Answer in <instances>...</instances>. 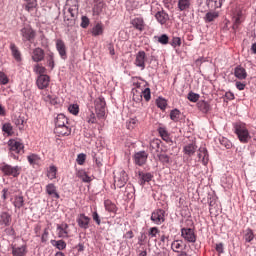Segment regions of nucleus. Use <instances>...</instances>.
I'll use <instances>...</instances> for the list:
<instances>
[{"instance_id": "nucleus-8", "label": "nucleus", "mask_w": 256, "mask_h": 256, "mask_svg": "<svg viewBox=\"0 0 256 256\" xmlns=\"http://www.w3.org/2000/svg\"><path fill=\"white\" fill-rule=\"evenodd\" d=\"M181 237L188 243H195L197 241V234H195V229L193 228H182Z\"/></svg>"}, {"instance_id": "nucleus-63", "label": "nucleus", "mask_w": 256, "mask_h": 256, "mask_svg": "<svg viewBox=\"0 0 256 256\" xmlns=\"http://www.w3.org/2000/svg\"><path fill=\"white\" fill-rule=\"evenodd\" d=\"M42 229H43V226L41 225V222L34 225L35 237H41V230Z\"/></svg>"}, {"instance_id": "nucleus-32", "label": "nucleus", "mask_w": 256, "mask_h": 256, "mask_svg": "<svg viewBox=\"0 0 256 256\" xmlns=\"http://www.w3.org/2000/svg\"><path fill=\"white\" fill-rule=\"evenodd\" d=\"M2 133L7 135V137H13V135H15V131L13 130V125L11 122H5L2 124Z\"/></svg>"}, {"instance_id": "nucleus-5", "label": "nucleus", "mask_w": 256, "mask_h": 256, "mask_svg": "<svg viewBox=\"0 0 256 256\" xmlns=\"http://www.w3.org/2000/svg\"><path fill=\"white\" fill-rule=\"evenodd\" d=\"M20 35L23 43H33L37 37V32L31 26H25L20 30Z\"/></svg>"}, {"instance_id": "nucleus-37", "label": "nucleus", "mask_w": 256, "mask_h": 256, "mask_svg": "<svg viewBox=\"0 0 256 256\" xmlns=\"http://www.w3.org/2000/svg\"><path fill=\"white\" fill-rule=\"evenodd\" d=\"M219 18V12L215 10H210L209 12L206 13L204 20L206 23H213L215 19Z\"/></svg>"}, {"instance_id": "nucleus-53", "label": "nucleus", "mask_w": 256, "mask_h": 256, "mask_svg": "<svg viewBox=\"0 0 256 256\" xmlns=\"http://www.w3.org/2000/svg\"><path fill=\"white\" fill-rule=\"evenodd\" d=\"M159 233H161V231L159 230V228L157 227H151L148 230V237H150V239H155V237H157V235H159Z\"/></svg>"}, {"instance_id": "nucleus-36", "label": "nucleus", "mask_w": 256, "mask_h": 256, "mask_svg": "<svg viewBox=\"0 0 256 256\" xmlns=\"http://www.w3.org/2000/svg\"><path fill=\"white\" fill-rule=\"evenodd\" d=\"M196 106L202 113H207L208 111H211V104H209V102L205 100L198 101Z\"/></svg>"}, {"instance_id": "nucleus-56", "label": "nucleus", "mask_w": 256, "mask_h": 256, "mask_svg": "<svg viewBox=\"0 0 256 256\" xmlns=\"http://www.w3.org/2000/svg\"><path fill=\"white\" fill-rule=\"evenodd\" d=\"M90 23H91V20H89V17H87V16L81 17L80 27H82V29H87V27H89Z\"/></svg>"}, {"instance_id": "nucleus-27", "label": "nucleus", "mask_w": 256, "mask_h": 256, "mask_svg": "<svg viewBox=\"0 0 256 256\" xmlns=\"http://www.w3.org/2000/svg\"><path fill=\"white\" fill-rule=\"evenodd\" d=\"M103 9H105V1L95 0L94 7L92 9L93 15H101V13H103Z\"/></svg>"}, {"instance_id": "nucleus-19", "label": "nucleus", "mask_w": 256, "mask_h": 256, "mask_svg": "<svg viewBox=\"0 0 256 256\" xmlns=\"http://www.w3.org/2000/svg\"><path fill=\"white\" fill-rule=\"evenodd\" d=\"M54 133L57 134L58 137H69V135H71V127L69 125L55 126Z\"/></svg>"}, {"instance_id": "nucleus-50", "label": "nucleus", "mask_w": 256, "mask_h": 256, "mask_svg": "<svg viewBox=\"0 0 256 256\" xmlns=\"http://www.w3.org/2000/svg\"><path fill=\"white\" fill-rule=\"evenodd\" d=\"M158 133L160 137L163 139V141H166V143H169L170 138H169V132H167V129L160 127L158 128Z\"/></svg>"}, {"instance_id": "nucleus-28", "label": "nucleus", "mask_w": 256, "mask_h": 256, "mask_svg": "<svg viewBox=\"0 0 256 256\" xmlns=\"http://www.w3.org/2000/svg\"><path fill=\"white\" fill-rule=\"evenodd\" d=\"M104 208L105 211L108 213H114V215L117 213V205L115 202L111 201V199H106L104 200Z\"/></svg>"}, {"instance_id": "nucleus-4", "label": "nucleus", "mask_w": 256, "mask_h": 256, "mask_svg": "<svg viewBox=\"0 0 256 256\" xmlns=\"http://www.w3.org/2000/svg\"><path fill=\"white\" fill-rule=\"evenodd\" d=\"M0 171L3 177H12V179H18L19 175H21L22 168L21 166H12L11 164L3 162L0 164Z\"/></svg>"}, {"instance_id": "nucleus-23", "label": "nucleus", "mask_w": 256, "mask_h": 256, "mask_svg": "<svg viewBox=\"0 0 256 256\" xmlns=\"http://www.w3.org/2000/svg\"><path fill=\"white\" fill-rule=\"evenodd\" d=\"M68 13L70 18L64 17V21H68V27H73L75 25V19H77V10L73 7L68 8Z\"/></svg>"}, {"instance_id": "nucleus-30", "label": "nucleus", "mask_w": 256, "mask_h": 256, "mask_svg": "<svg viewBox=\"0 0 256 256\" xmlns=\"http://www.w3.org/2000/svg\"><path fill=\"white\" fill-rule=\"evenodd\" d=\"M155 18L160 23V25H165L169 21V14H167L165 11H158L155 14Z\"/></svg>"}, {"instance_id": "nucleus-9", "label": "nucleus", "mask_w": 256, "mask_h": 256, "mask_svg": "<svg viewBox=\"0 0 256 256\" xmlns=\"http://www.w3.org/2000/svg\"><path fill=\"white\" fill-rule=\"evenodd\" d=\"M13 225V214L9 211L0 212V229Z\"/></svg>"}, {"instance_id": "nucleus-1", "label": "nucleus", "mask_w": 256, "mask_h": 256, "mask_svg": "<svg viewBox=\"0 0 256 256\" xmlns=\"http://www.w3.org/2000/svg\"><path fill=\"white\" fill-rule=\"evenodd\" d=\"M130 83L132 84V95H133V101L135 103H141L143 101V97L145 101H151V89L150 88H141V82H139V79L132 78Z\"/></svg>"}, {"instance_id": "nucleus-34", "label": "nucleus", "mask_w": 256, "mask_h": 256, "mask_svg": "<svg viewBox=\"0 0 256 256\" xmlns=\"http://www.w3.org/2000/svg\"><path fill=\"white\" fill-rule=\"evenodd\" d=\"M234 75L237 79L243 81V79H247V70L241 66H237L234 70Z\"/></svg>"}, {"instance_id": "nucleus-11", "label": "nucleus", "mask_w": 256, "mask_h": 256, "mask_svg": "<svg viewBox=\"0 0 256 256\" xmlns=\"http://www.w3.org/2000/svg\"><path fill=\"white\" fill-rule=\"evenodd\" d=\"M76 223L80 229H84V231H87L91 223V218L85 215V213H80L76 219Z\"/></svg>"}, {"instance_id": "nucleus-25", "label": "nucleus", "mask_w": 256, "mask_h": 256, "mask_svg": "<svg viewBox=\"0 0 256 256\" xmlns=\"http://www.w3.org/2000/svg\"><path fill=\"white\" fill-rule=\"evenodd\" d=\"M225 0H206V5L210 11L221 9Z\"/></svg>"}, {"instance_id": "nucleus-16", "label": "nucleus", "mask_w": 256, "mask_h": 256, "mask_svg": "<svg viewBox=\"0 0 256 256\" xmlns=\"http://www.w3.org/2000/svg\"><path fill=\"white\" fill-rule=\"evenodd\" d=\"M49 83H51V77L49 75H39L36 79V85L40 90L47 89Z\"/></svg>"}, {"instance_id": "nucleus-44", "label": "nucleus", "mask_w": 256, "mask_h": 256, "mask_svg": "<svg viewBox=\"0 0 256 256\" xmlns=\"http://www.w3.org/2000/svg\"><path fill=\"white\" fill-rule=\"evenodd\" d=\"M97 119L99 118L95 115V112H93V110H89L86 115V123H89V125H96Z\"/></svg>"}, {"instance_id": "nucleus-47", "label": "nucleus", "mask_w": 256, "mask_h": 256, "mask_svg": "<svg viewBox=\"0 0 256 256\" xmlns=\"http://www.w3.org/2000/svg\"><path fill=\"white\" fill-rule=\"evenodd\" d=\"M183 151L185 155H188L189 157H191V155H195V151H197V146L193 143L188 144L184 147Z\"/></svg>"}, {"instance_id": "nucleus-12", "label": "nucleus", "mask_w": 256, "mask_h": 256, "mask_svg": "<svg viewBox=\"0 0 256 256\" xmlns=\"http://www.w3.org/2000/svg\"><path fill=\"white\" fill-rule=\"evenodd\" d=\"M133 159L135 165L143 167L147 163V159H149V154L146 151H139L134 154Z\"/></svg>"}, {"instance_id": "nucleus-7", "label": "nucleus", "mask_w": 256, "mask_h": 256, "mask_svg": "<svg viewBox=\"0 0 256 256\" xmlns=\"http://www.w3.org/2000/svg\"><path fill=\"white\" fill-rule=\"evenodd\" d=\"M130 28L135 29L138 33L145 31V19L142 16H136L130 20Z\"/></svg>"}, {"instance_id": "nucleus-64", "label": "nucleus", "mask_w": 256, "mask_h": 256, "mask_svg": "<svg viewBox=\"0 0 256 256\" xmlns=\"http://www.w3.org/2000/svg\"><path fill=\"white\" fill-rule=\"evenodd\" d=\"M171 45L175 47H181V38L179 37H173L171 41Z\"/></svg>"}, {"instance_id": "nucleus-17", "label": "nucleus", "mask_w": 256, "mask_h": 256, "mask_svg": "<svg viewBox=\"0 0 256 256\" xmlns=\"http://www.w3.org/2000/svg\"><path fill=\"white\" fill-rule=\"evenodd\" d=\"M9 49L15 62L21 63V61H23V55L21 54V50H19V47H17L15 43L11 42Z\"/></svg>"}, {"instance_id": "nucleus-24", "label": "nucleus", "mask_w": 256, "mask_h": 256, "mask_svg": "<svg viewBox=\"0 0 256 256\" xmlns=\"http://www.w3.org/2000/svg\"><path fill=\"white\" fill-rule=\"evenodd\" d=\"M198 159L202 162L203 165H207V163H209V152L207 151V148H199Z\"/></svg>"}, {"instance_id": "nucleus-21", "label": "nucleus", "mask_w": 256, "mask_h": 256, "mask_svg": "<svg viewBox=\"0 0 256 256\" xmlns=\"http://www.w3.org/2000/svg\"><path fill=\"white\" fill-rule=\"evenodd\" d=\"M145 61H147V54L145 53V51L138 52L135 59L136 67H141V69H145Z\"/></svg>"}, {"instance_id": "nucleus-59", "label": "nucleus", "mask_w": 256, "mask_h": 256, "mask_svg": "<svg viewBox=\"0 0 256 256\" xmlns=\"http://www.w3.org/2000/svg\"><path fill=\"white\" fill-rule=\"evenodd\" d=\"M78 165H85V161H87V155L85 153H80L76 159Z\"/></svg>"}, {"instance_id": "nucleus-57", "label": "nucleus", "mask_w": 256, "mask_h": 256, "mask_svg": "<svg viewBox=\"0 0 256 256\" xmlns=\"http://www.w3.org/2000/svg\"><path fill=\"white\" fill-rule=\"evenodd\" d=\"M68 111L69 113H71L72 115H79V105L78 104H71L68 107Z\"/></svg>"}, {"instance_id": "nucleus-39", "label": "nucleus", "mask_w": 256, "mask_h": 256, "mask_svg": "<svg viewBox=\"0 0 256 256\" xmlns=\"http://www.w3.org/2000/svg\"><path fill=\"white\" fill-rule=\"evenodd\" d=\"M57 166L55 165H50L49 168L47 169L46 172V177H48V179H50V181H53V179H57Z\"/></svg>"}, {"instance_id": "nucleus-60", "label": "nucleus", "mask_w": 256, "mask_h": 256, "mask_svg": "<svg viewBox=\"0 0 256 256\" xmlns=\"http://www.w3.org/2000/svg\"><path fill=\"white\" fill-rule=\"evenodd\" d=\"M9 83V77L5 72L0 71V85H7Z\"/></svg>"}, {"instance_id": "nucleus-10", "label": "nucleus", "mask_w": 256, "mask_h": 256, "mask_svg": "<svg viewBox=\"0 0 256 256\" xmlns=\"http://www.w3.org/2000/svg\"><path fill=\"white\" fill-rule=\"evenodd\" d=\"M151 221L155 223V225H162L165 223V210L156 209L151 214Z\"/></svg>"}, {"instance_id": "nucleus-41", "label": "nucleus", "mask_w": 256, "mask_h": 256, "mask_svg": "<svg viewBox=\"0 0 256 256\" xmlns=\"http://www.w3.org/2000/svg\"><path fill=\"white\" fill-rule=\"evenodd\" d=\"M127 181H129V175H127L125 171H122L120 178L118 179V181H116V185L117 187H119V189H121L122 187H125V185H127Z\"/></svg>"}, {"instance_id": "nucleus-46", "label": "nucleus", "mask_w": 256, "mask_h": 256, "mask_svg": "<svg viewBox=\"0 0 256 256\" xmlns=\"http://www.w3.org/2000/svg\"><path fill=\"white\" fill-rule=\"evenodd\" d=\"M191 7V0H178L179 11H187Z\"/></svg>"}, {"instance_id": "nucleus-61", "label": "nucleus", "mask_w": 256, "mask_h": 256, "mask_svg": "<svg viewBox=\"0 0 256 256\" xmlns=\"http://www.w3.org/2000/svg\"><path fill=\"white\" fill-rule=\"evenodd\" d=\"M199 97H200L199 94L190 92L188 93L187 99H189L191 103H197V101H199Z\"/></svg>"}, {"instance_id": "nucleus-3", "label": "nucleus", "mask_w": 256, "mask_h": 256, "mask_svg": "<svg viewBox=\"0 0 256 256\" xmlns=\"http://www.w3.org/2000/svg\"><path fill=\"white\" fill-rule=\"evenodd\" d=\"M233 129L240 143H249V139H251V134H249V129H247V124L243 122H236L233 124Z\"/></svg>"}, {"instance_id": "nucleus-31", "label": "nucleus", "mask_w": 256, "mask_h": 256, "mask_svg": "<svg viewBox=\"0 0 256 256\" xmlns=\"http://www.w3.org/2000/svg\"><path fill=\"white\" fill-rule=\"evenodd\" d=\"M69 125V118L65 114H58L55 121V127H63Z\"/></svg>"}, {"instance_id": "nucleus-48", "label": "nucleus", "mask_w": 256, "mask_h": 256, "mask_svg": "<svg viewBox=\"0 0 256 256\" xmlns=\"http://www.w3.org/2000/svg\"><path fill=\"white\" fill-rule=\"evenodd\" d=\"M33 71L34 73H36V75H47V68H45V66L41 65V64H35L33 67Z\"/></svg>"}, {"instance_id": "nucleus-38", "label": "nucleus", "mask_w": 256, "mask_h": 256, "mask_svg": "<svg viewBox=\"0 0 256 256\" xmlns=\"http://www.w3.org/2000/svg\"><path fill=\"white\" fill-rule=\"evenodd\" d=\"M13 206L15 209H22V207H25V198L23 195H16L14 197Z\"/></svg>"}, {"instance_id": "nucleus-13", "label": "nucleus", "mask_w": 256, "mask_h": 256, "mask_svg": "<svg viewBox=\"0 0 256 256\" xmlns=\"http://www.w3.org/2000/svg\"><path fill=\"white\" fill-rule=\"evenodd\" d=\"M31 59L36 64L41 63V61H45V50L41 47L34 48L32 50Z\"/></svg>"}, {"instance_id": "nucleus-20", "label": "nucleus", "mask_w": 256, "mask_h": 256, "mask_svg": "<svg viewBox=\"0 0 256 256\" xmlns=\"http://www.w3.org/2000/svg\"><path fill=\"white\" fill-rule=\"evenodd\" d=\"M46 193L53 199H61V195H59V192H57V186L53 183L46 185Z\"/></svg>"}, {"instance_id": "nucleus-43", "label": "nucleus", "mask_w": 256, "mask_h": 256, "mask_svg": "<svg viewBox=\"0 0 256 256\" xmlns=\"http://www.w3.org/2000/svg\"><path fill=\"white\" fill-rule=\"evenodd\" d=\"M12 123L18 127L19 131H23V129H25V117L23 116L14 117Z\"/></svg>"}, {"instance_id": "nucleus-15", "label": "nucleus", "mask_w": 256, "mask_h": 256, "mask_svg": "<svg viewBox=\"0 0 256 256\" xmlns=\"http://www.w3.org/2000/svg\"><path fill=\"white\" fill-rule=\"evenodd\" d=\"M56 230L60 239H69V224L65 222L57 224Z\"/></svg>"}, {"instance_id": "nucleus-58", "label": "nucleus", "mask_w": 256, "mask_h": 256, "mask_svg": "<svg viewBox=\"0 0 256 256\" xmlns=\"http://www.w3.org/2000/svg\"><path fill=\"white\" fill-rule=\"evenodd\" d=\"M220 145H222V147H225V149H231V147H233V144L227 138H221Z\"/></svg>"}, {"instance_id": "nucleus-26", "label": "nucleus", "mask_w": 256, "mask_h": 256, "mask_svg": "<svg viewBox=\"0 0 256 256\" xmlns=\"http://www.w3.org/2000/svg\"><path fill=\"white\" fill-rule=\"evenodd\" d=\"M104 31L105 26L101 22H97L91 30V35L92 37H99L100 35H103Z\"/></svg>"}, {"instance_id": "nucleus-55", "label": "nucleus", "mask_w": 256, "mask_h": 256, "mask_svg": "<svg viewBox=\"0 0 256 256\" xmlns=\"http://www.w3.org/2000/svg\"><path fill=\"white\" fill-rule=\"evenodd\" d=\"M41 237V243H47L49 241V227L44 228L42 235L40 234Z\"/></svg>"}, {"instance_id": "nucleus-18", "label": "nucleus", "mask_w": 256, "mask_h": 256, "mask_svg": "<svg viewBox=\"0 0 256 256\" xmlns=\"http://www.w3.org/2000/svg\"><path fill=\"white\" fill-rule=\"evenodd\" d=\"M27 161L29 165L33 167V169H35L36 167H41V156L36 153H30L27 156Z\"/></svg>"}, {"instance_id": "nucleus-2", "label": "nucleus", "mask_w": 256, "mask_h": 256, "mask_svg": "<svg viewBox=\"0 0 256 256\" xmlns=\"http://www.w3.org/2000/svg\"><path fill=\"white\" fill-rule=\"evenodd\" d=\"M8 146V155L14 161H19V155H23L25 153V144L17 139H10L7 142Z\"/></svg>"}, {"instance_id": "nucleus-22", "label": "nucleus", "mask_w": 256, "mask_h": 256, "mask_svg": "<svg viewBox=\"0 0 256 256\" xmlns=\"http://www.w3.org/2000/svg\"><path fill=\"white\" fill-rule=\"evenodd\" d=\"M0 229L4 237H12V239H15L17 237V232L15 231V227L13 226V224L9 226H4Z\"/></svg>"}, {"instance_id": "nucleus-35", "label": "nucleus", "mask_w": 256, "mask_h": 256, "mask_svg": "<svg viewBox=\"0 0 256 256\" xmlns=\"http://www.w3.org/2000/svg\"><path fill=\"white\" fill-rule=\"evenodd\" d=\"M77 177L79 179H81L82 183H91V181H93L91 176H89V174H87V171H85L83 169H80L77 171Z\"/></svg>"}, {"instance_id": "nucleus-29", "label": "nucleus", "mask_w": 256, "mask_h": 256, "mask_svg": "<svg viewBox=\"0 0 256 256\" xmlns=\"http://www.w3.org/2000/svg\"><path fill=\"white\" fill-rule=\"evenodd\" d=\"M46 65L50 71L55 69V53H53V51H48L46 54Z\"/></svg>"}, {"instance_id": "nucleus-40", "label": "nucleus", "mask_w": 256, "mask_h": 256, "mask_svg": "<svg viewBox=\"0 0 256 256\" xmlns=\"http://www.w3.org/2000/svg\"><path fill=\"white\" fill-rule=\"evenodd\" d=\"M139 179L141 185H145V183H149L153 179V174L151 173H145V172H139Z\"/></svg>"}, {"instance_id": "nucleus-33", "label": "nucleus", "mask_w": 256, "mask_h": 256, "mask_svg": "<svg viewBox=\"0 0 256 256\" xmlns=\"http://www.w3.org/2000/svg\"><path fill=\"white\" fill-rule=\"evenodd\" d=\"M13 256H26L27 255V245H22L21 247L12 246Z\"/></svg>"}, {"instance_id": "nucleus-14", "label": "nucleus", "mask_w": 256, "mask_h": 256, "mask_svg": "<svg viewBox=\"0 0 256 256\" xmlns=\"http://www.w3.org/2000/svg\"><path fill=\"white\" fill-rule=\"evenodd\" d=\"M56 50L60 56V59L63 61H67V46L65 45V41L62 39L56 40Z\"/></svg>"}, {"instance_id": "nucleus-45", "label": "nucleus", "mask_w": 256, "mask_h": 256, "mask_svg": "<svg viewBox=\"0 0 256 256\" xmlns=\"http://www.w3.org/2000/svg\"><path fill=\"white\" fill-rule=\"evenodd\" d=\"M171 249L174 251V253H181L183 251V241L181 240H175L171 244Z\"/></svg>"}, {"instance_id": "nucleus-42", "label": "nucleus", "mask_w": 256, "mask_h": 256, "mask_svg": "<svg viewBox=\"0 0 256 256\" xmlns=\"http://www.w3.org/2000/svg\"><path fill=\"white\" fill-rule=\"evenodd\" d=\"M50 243L53 245V247H56V249H59L60 251H65V249H67V242H65L63 239L51 240Z\"/></svg>"}, {"instance_id": "nucleus-6", "label": "nucleus", "mask_w": 256, "mask_h": 256, "mask_svg": "<svg viewBox=\"0 0 256 256\" xmlns=\"http://www.w3.org/2000/svg\"><path fill=\"white\" fill-rule=\"evenodd\" d=\"M94 105L97 118L103 119L105 117V107H107V102H105V98L100 96L94 101Z\"/></svg>"}, {"instance_id": "nucleus-51", "label": "nucleus", "mask_w": 256, "mask_h": 256, "mask_svg": "<svg viewBox=\"0 0 256 256\" xmlns=\"http://www.w3.org/2000/svg\"><path fill=\"white\" fill-rule=\"evenodd\" d=\"M244 239H245L246 243H251V241H253V239H255V234L253 233V230L251 228H248L246 230Z\"/></svg>"}, {"instance_id": "nucleus-54", "label": "nucleus", "mask_w": 256, "mask_h": 256, "mask_svg": "<svg viewBox=\"0 0 256 256\" xmlns=\"http://www.w3.org/2000/svg\"><path fill=\"white\" fill-rule=\"evenodd\" d=\"M156 105L159 109H161L162 111H165V109H167V100L163 98H158L156 100Z\"/></svg>"}, {"instance_id": "nucleus-52", "label": "nucleus", "mask_w": 256, "mask_h": 256, "mask_svg": "<svg viewBox=\"0 0 256 256\" xmlns=\"http://www.w3.org/2000/svg\"><path fill=\"white\" fill-rule=\"evenodd\" d=\"M181 117V111L174 109L170 112V119L177 123L179 121V118Z\"/></svg>"}, {"instance_id": "nucleus-49", "label": "nucleus", "mask_w": 256, "mask_h": 256, "mask_svg": "<svg viewBox=\"0 0 256 256\" xmlns=\"http://www.w3.org/2000/svg\"><path fill=\"white\" fill-rule=\"evenodd\" d=\"M44 101L46 103H50V105H58L59 104V98L55 95L48 94L47 96L44 97Z\"/></svg>"}, {"instance_id": "nucleus-62", "label": "nucleus", "mask_w": 256, "mask_h": 256, "mask_svg": "<svg viewBox=\"0 0 256 256\" xmlns=\"http://www.w3.org/2000/svg\"><path fill=\"white\" fill-rule=\"evenodd\" d=\"M158 43H161V45H167L169 43V36H167V34H162L158 37Z\"/></svg>"}]
</instances>
